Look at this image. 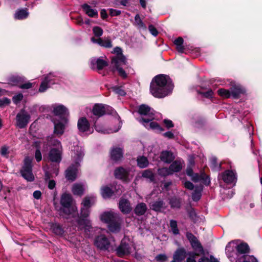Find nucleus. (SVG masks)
Instances as JSON below:
<instances>
[{"mask_svg": "<svg viewBox=\"0 0 262 262\" xmlns=\"http://www.w3.org/2000/svg\"><path fill=\"white\" fill-rule=\"evenodd\" d=\"M72 196L67 193H63L60 198L61 208L60 212L63 216L70 220V222L75 227L84 229H90L92 223L90 220L81 219L77 212V208L72 205Z\"/></svg>", "mask_w": 262, "mask_h": 262, "instance_id": "obj_1", "label": "nucleus"}, {"mask_svg": "<svg viewBox=\"0 0 262 262\" xmlns=\"http://www.w3.org/2000/svg\"><path fill=\"white\" fill-rule=\"evenodd\" d=\"M174 85L170 77L160 74L155 76L150 85L151 94L156 98H164L171 93Z\"/></svg>", "mask_w": 262, "mask_h": 262, "instance_id": "obj_2", "label": "nucleus"}, {"mask_svg": "<svg viewBox=\"0 0 262 262\" xmlns=\"http://www.w3.org/2000/svg\"><path fill=\"white\" fill-rule=\"evenodd\" d=\"M250 248L245 243L237 244L235 241H231L227 245L226 254L231 261H240L243 257L249 255Z\"/></svg>", "mask_w": 262, "mask_h": 262, "instance_id": "obj_3", "label": "nucleus"}, {"mask_svg": "<svg viewBox=\"0 0 262 262\" xmlns=\"http://www.w3.org/2000/svg\"><path fill=\"white\" fill-rule=\"evenodd\" d=\"M138 113L142 116L138 121L146 128L159 132L163 130L157 122L152 121L156 118L155 111L153 109L147 105L142 104L139 107Z\"/></svg>", "mask_w": 262, "mask_h": 262, "instance_id": "obj_4", "label": "nucleus"}, {"mask_svg": "<svg viewBox=\"0 0 262 262\" xmlns=\"http://www.w3.org/2000/svg\"><path fill=\"white\" fill-rule=\"evenodd\" d=\"M83 149L81 146H75L72 149V164L66 171V177L70 181H74L77 176L78 167L84 156Z\"/></svg>", "mask_w": 262, "mask_h": 262, "instance_id": "obj_5", "label": "nucleus"}, {"mask_svg": "<svg viewBox=\"0 0 262 262\" xmlns=\"http://www.w3.org/2000/svg\"><path fill=\"white\" fill-rule=\"evenodd\" d=\"M37 109L41 112L50 111L55 116L59 117L60 119L62 117H66V116L69 114L68 109L63 104L59 103H54L51 105H42L40 106L36 104L34 105V111H36Z\"/></svg>", "mask_w": 262, "mask_h": 262, "instance_id": "obj_6", "label": "nucleus"}, {"mask_svg": "<svg viewBox=\"0 0 262 262\" xmlns=\"http://www.w3.org/2000/svg\"><path fill=\"white\" fill-rule=\"evenodd\" d=\"M100 219L103 222L108 224V229H120L122 220L118 213L104 212L101 215Z\"/></svg>", "mask_w": 262, "mask_h": 262, "instance_id": "obj_7", "label": "nucleus"}, {"mask_svg": "<svg viewBox=\"0 0 262 262\" xmlns=\"http://www.w3.org/2000/svg\"><path fill=\"white\" fill-rule=\"evenodd\" d=\"M135 250L133 242L130 238L124 236L120 245L116 249V253L119 257L130 254Z\"/></svg>", "mask_w": 262, "mask_h": 262, "instance_id": "obj_8", "label": "nucleus"}, {"mask_svg": "<svg viewBox=\"0 0 262 262\" xmlns=\"http://www.w3.org/2000/svg\"><path fill=\"white\" fill-rule=\"evenodd\" d=\"M217 82H220V84L221 85H230L231 97L234 99L239 98L242 95H244L246 93L245 89L240 84H236L234 82L229 81V80L226 81L221 79H217Z\"/></svg>", "mask_w": 262, "mask_h": 262, "instance_id": "obj_9", "label": "nucleus"}, {"mask_svg": "<svg viewBox=\"0 0 262 262\" xmlns=\"http://www.w3.org/2000/svg\"><path fill=\"white\" fill-rule=\"evenodd\" d=\"M96 202V198L94 194H91L85 196L82 203L81 207V212L80 217L81 219H88L90 213V208L95 204Z\"/></svg>", "mask_w": 262, "mask_h": 262, "instance_id": "obj_10", "label": "nucleus"}, {"mask_svg": "<svg viewBox=\"0 0 262 262\" xmlns=\"http://www.w3.org/2000/svg\"><path fill=\"white\" fill-rule=\"evenodd\" d=\"M58 74L50 72L44 75L38 89V92H45L52 85L57 83Z\"/></svg>", "mask_w": 262, "mask_h": 262, "instance_id": "obj_11", "label": "nucleus"}, {"mask_svg": "<svg viewBox=\"0 0 262 262\" xmlns=\"http://www.w3.org/2000/svg\"><path fill=\"white\" fill-rule=\"evenodd\" d=\"M187 174L191 178L194 182H201L205 185H209L210 181L208 176L204 172H201L200 174L193 173L192 166H187L186 169Z\"/></svg>", "mask_w": 262, "mask_h": 262, "instance_id": "obj_12", "label": "nucleus"}, {"mask_svg": "<svg viewBox=\"0 0 262 262\" xmlns=\"http://www.w3.org/2000/svg\"><path fill=\"white\" fill-rule=\"evenodd\" d=\"M92 113L96 118L102 117L105 114L113 115L116 113L112 107L103 104H96L93 106Z\"/></svg>", "mask_w": 262, "mask_h": 262, "instance_id": "obj_13", "label": "nucleus"}, {"mask_svg": "<svg viewBox=\"0 0 262 262\" xmlns=\"http://www.w3.org/2000/svg\"><path fill=\"white\" fill-rule=\"evenodd\" d=\"M115 191H113L108 186H103L101 189V194L103 199L110 198L114 195H120L123 191V187L120 185H116L115 187Z\"/></svg>", "mask_w": 262, "mask_h": 262, "instance_id": "obj_14", "label": "nucleus"}, {"mask_svg": "<svg viewBox=\"0 0 262 262\" xmlns=\"http://www.w3.org/2000/svg\"><path fill=\"white\" fill-rule=\"evenodd\" d=\"M54 124V134L58 136L62 135L64 132L68 119L66 117H62L59 120L53 119Z\"/></svg>", "mask_w": 262, "mask_h": 262, "instance_id": "obj_15", "label": "nucleus"}, {"mask_svg": "<svg viewBox=\"0 0 262 262\" xmlns=\"http://www.w3.org/2000/svg\"><path fill=\"white\" fill-rule=\"evenodd\" d=\"M32 162V158L29 157L26 158L24 160V165L21 170L22 176L28 181H32L33 180Z\"/></svg>", "mask_w": 262, "mask_h": 262, "instance_id": "obj_16", "label": "nucleus"}, {"mask_svg": "<svg viewBox=\"0 0 262 262\" xmlns=\"http://www.w3.org/2000/svg\"><path fill=\"white\" fill-rule=\"evenodd\" d=\"M226 184L231 185L232 186L235 185L237 181L236 173L232 170H227L223 172L220 176Z\"/></svg>", "mask_w": 262, "mask_h": 262, "instance_id": "obj_17", "label": "nucleus"}, {"mask_svg": "<svg viewBox=\"0 0 262 262\" xmlns=\"http://www.w3.org/2000/svg\"><path fill=\"white\" fill-rule=\"evenodd\" d=\"M94 244L98 249L103 250H108L110 247V241L104 235L97 236L95 239Z\"/></svg>", "mask_w": 262, "mask_h": 262, "instance_id": "obj_18", "label": "nucleus"}, {"mask_svg": "<svg viewBox=\"0 0 262 262\" xmlns=\"http://www.w3.org/2000/svg\"><path fill=\"white\" fill-rule=\"evenodd\" d=\"M187 237L191 243L192 248L196 252H198L201 254L204 255L205 252L204 249L201 245V243L198 240L196 237L194 236L192 233L187 232Z\"/></svg>", "mask_w": 262, "mask_h": 262, "instance_id": "obj_19", "label": "nucleus"}, {"mask_svg": "<svg viewBox=\"0 0 262 262\" xmlns=\"http://www.w3.org/2000/svg\"><path fill=\"white\" fill-rule=\"evenodd\" d=\"M30 119L29 116L25 111H21L17 114L16 120V125L20 128L25 127L28 124Z\"/></svg>", "mask_w": 262, "mask_h": 262, "instance_id": "obj_20", "label": "nucleus"}, {"mask_svg": "<svg viewBox=\"0 0 262 262\" xmlns=\"http://www.w3.org/2000/svg\"><path fill=\"white\" fill-rule=\"evenodd\" d=\"M167 207V206L163 200L160 198L153 201L150 204V209L156 212H164L166 209Z\"/></svg>", "mask_w": 262, "mask_h": 262, "instance_id": "obj_21", "label": "nucleus"}, {"mask_svg": "<svg viewBox=\"0 0 262 262\" xmlns=\"http://www.w3.org/2000/svg\"><path fill=\"white\" fill-rule=\"evenodd\" d=\"M62 149L52 148L49 154V159L53 162L59 163L61 160Z\"/></svg>", "mask_w": 262, "mask_h": 262, "instance_id": "obj_22", "label": "nucleus"}, {"mask_svg": "<svg viewBox=\"0 0 262 262\" xmlns=\"http://www.w3.org/2000/svg\"><path fill=\"white\" fill-rule=\"evenodd\" d=\"M108 65L105 60L99 58H93L91 60V67L94 70H101Z\"/></svg>", "mask_w": 262, "mask_h": 262, "instance_id": "obj_23", "label": "nucleus"}, {"mask_svg": "<svg viewBox=\"0 0 262 262\" xmlns=\"http://www.w3.org/2000/svg\"><path fill=\"white\" fill-rule=\"evenodd\" d=\"M114 52L117 54L116 56L114 57L112 59V63H123L126 62V58L122 53V50L119 47H116L114 49Z\"/></svg>", "mask_w": 262, "mask_h": 262, "instance_id": "obj_24", "label": "nucleus"}, {"mask_svg": "<svg viewBox=\"0 0 262 262\" xmlns=\"http://www.w3.org/2000/svg\"><path fill=\"white\" fill-rule=\"evenodd\" d=\"M94 127L96 130L99 133H101L104 134H109L113 133L118 132L121 128V125L119 124L117 127H115L114 128H106L100 125H97L96 124V121H94Z\"/></svg>", "mask_w": 262, "mask_h": 262, "instance_id": "obj_25", "label": "nucleus"}, {"mask_svg": "<svg viewBox=\"0 0 262 262\" xmlns=\"http://www.w3.org/2000/svg\"><path fill=\"white\" fill-rule=\"evenodd\" d=\"M79 131L81 133L88 132L90 129V123L85 117L79 118L77 122Z\"/></svg>", "mask_w": 262, "mask_h": 262, "instance_id": "obj_26", "label": "nucleus"}, {"mask_svg": "<svg viewBox=\"0 0 262 262\" xmlns=\"http://www.w3.org/2000/svg\"><path fill=\"white\" fill-rule=\"evenodd\" d=\"M123 152L120 147H113L111 150V158L115 161L120 160L123 157Z\"/></svg>", "mask_w": 262, "mask_h": 262, "instance_id": "obj_27", "label": "nucleus"}, {"mask_svg": "<svg viewBox=\"0 0 262 262\" xmlns=\"http://www.w3.org/2000/svg\"><path fill=\"white\" fill-rule=\"evenodd\" d=\"M187 254L186 250L184 248H180L174 252L173 259L178 262H182L186 258Z\"/></svg>", "mask_w": 262, "mask_h": 262, "instance_id": "obj_28", "label": "nucleus"}, {"mask_svg": "<svg viewBox=\"0 0 262 262\" xmlns=\"http://www.w3.org/2000/svg\"><path fill=\"white\" fill-rule=\"evenodd\" d=\"M81 8L84 13L89 17L93 18H97L98 17V13L97 10L93 9L88 4H83L81 5Z\"/></svg>", "mask_w": 262, "mask_h": 262, "instance_id": "obj_29", "label": "nucleus"}, {"mask_svg": "<svg viewBox=\"0 0 262 262\" xmlns=\"http://www.w3.org/2000/svg\"><path fill=\"white\" fill-rule=\"evenodd\" d=\"M91 40L94 43H97L101 47H103L107 48H110L112 47V41L110 39L107 38L105 39H102L101 38H95L93 37L91 38Z\"/></svg>", "mask_w": 262, "mask_h": 262, "instance_id": "obj_30", "label": "nucleus"}, {"mask_svg": "<svg viewBox=\"0 0 262 262\" xmlns=\"http://www.w3.org/2000/svg\"><path fill=\"white\" fill-rule=\"evenodd\" d=\"M119 208L120 211L125 214H127L131 211L129 202L125 199H121L119 203Z\"/></svg>", "mask_w": 262, "mask_h": 262, "instance_id": "obj_31", "label": "nucleus"}, {"mask_svg": "<svg viewBox=\"0 0 262 262\" xmlns=\"http://www.w3.org/2000/svg\"><path fill=\"white\" fill-rule=\"evenodd\" d=\"M161 160L167 163H170L174 159L173 154L169 151H163L160 154Z\"/></svg>", "mask_w": 262, "mask_h": 262, "instance_id": "obj_32", "label": "nucleus"}, {"mask_svg": "<svg viewBox=\"0 0 262 262\" xmlns=\"http://www.w3.org/2000/svg\"><path fill=\"white\" fill-rule=\"evenodd\" d=\"M84 190V185L83 183H75L72 188V191L74 195H81Z\"/></svg>", "mask_w": 262, "mask_h": 262, "instance_id": "obj_33", "label": "nucleus"}, {"mask_svg": "<svg viewBox=\"0 0 262 262\" xmlns=\"http://www.w3.org/2000/svg\"><path fill=\"white\" fill-rule=\"evenodd\" d=\"M128 171L123 167H119L115 169L114 175L117 179H124L127 177Z\"/></svg>", "mask_w": 262, "mask_h": 262, "instance_id": "obj_34", "label": "nucleus"}, {"mask_svg": "<svg viewBox=\"0 0 262 262\" xmlns=\"http://www.w3.org/2000/svg\"><path fill=\"white\" fill-rule=\"evenodd\" d=\"M147 210V206L144 203L138 204L135 208L134 211L137 215H143Z\"/></svg>", "mask_w": 262, "mask_h": 262, "instance_id": "obj_35", "label": "nucleus"}, {"mask_svg": "<svg viewBox=\"0 0 262 262\" xmlns=\"http://www.w3.org/2000/svg\"><path fill=\"white\" fill-rule=\"evenodd\" d=\"M126 62L125 63H112L114 68L118 71V74L123 78H126L127 77V74L125 71L122 69L123 66H125Z\"/></svg>", "mask_w": 262, "mask_h": 262, "instance_id": "obj_36", "label": "nucleus"}, {"mask_svg": "<svg viewBox=\"0 0 262 262\" xmlns=\"http://www.w3.org/2000/svg\"><path fill=\"white\" fill-rule=\"evenodd\" d=\"M202 190V186L195 187V189L192 194V199L193 201L197 202L201 199Z\"/></svg>", "mask_w": 262, "mask_h": 262, "instance_id": "obj_37", "label": "nucleus"}, {"mask_svg": "<svg viewBox=\"0 0 262 262\" xmlns=\"http://www.w3.org/2000/svg\"><path fill=\"white\" fill-rule=\"evenodd\" d=\"M233 113V116L242 123V120L248 114L246 111H240L238 107L234 108Z\"/></svg>", "mask_w": 262, "mask_h": 262, "instance_id": "obj_38", "label": "nucleus"}, {"mask_svg": "<svg viewBox=\"0 0 262 262\" xmlns=\"http://www.w3.org/2000/svg\"><path fill=\"white\" fill-rule=\"evenodd\" d=\"M169 168L172 174L174 172L180 171L182 168V165L180 162L174 161L170 165Z\"/></svg>", "mask_w": 262, "mask_h": 262, "instance_id": "obj_39", "label": "nucleus"}, {"mask_svg": "<svg viewBox=\"0 0 262 262\" xmlns=\"http://www.w3.org/2000/svg\"><path fill=\"white\" fill-rule=\"evenodd\" d=\"M47 140L49 145L53 146V148L62 149L60 142L54 137H49Z\"/></svg>", "mask_w": 262, "mask_h": 262, "instance_id": "obj_40", "label": "nucleus"}, {"mask_svg": "<svg viewBox=\"0 0 262 262\" xmlns=\"http://www.w3.org/2000/svg\"><path fill=\"white\" fill-rule=\"evenodd\" d=\"M46 183L48 184V187L50 189H53L56 186V182L54 180L50 179V174L49 172L46 171L45 176Z\"/></svg>", "mask_w": 262, "mask_h": 262, "instance_id": "obj_41", "label": "nucleus"}, {"mask_svg": "<svg viewBox=\"0 0 262 262\" xmlns=\"http://www.w3.org/2000/svg\"><path fill=\"white\" fill-rule=\"evenodd\" d=\"M184 42V40L183 38L179 37L174 41V43L176 46V49L177 51L182 53L184 51V47L183 45Z\"/></svg>", "mask_w": 262, "mask_h": 262, "instance_id": "obj_42", "label": "nucleus"}, {"mask_svg": "<svg viewBox=\"0 0 262 262\" xmlns=\"http://www.w3.org/2000/svg\"><path fill=\"white\" fill-rule=\"evenodd\" d=\"M28 12L26 9H20L16 11L14 17L17 19L26 18L28 15Z\"/></svg>", "mask_w": 262, "mask_h": 262, "instance_id": "obj_43", "label": "nucleus"}, {"mask_svg": "<svg viewBox=\"0 0 262 262\" xmlns=\"http://www.w3.org/2000/svg\"><path fill=\"white\" fill-rule=\"evenodd\" d=\"M137 164L138 166L141 168H143L146 167L148 165V161L144 156H140L137 159Z\"/></svg>", "mask_w": 262, "mask_h": 262, "instance_id": "obj_44", "label": "nucleus"}, {"mask_svg": "<svg viewBox=\"0 0 262 262\" xmlns=\"http://www.w3.org/2000/svg\"><path fill=\"white\" fill-rule=\"evenodd\" d=\"M170 207L173 209H179L181 206V202L179 199L172 198L169 200V202Z\"/></svg>", "mask_w": 262, "mask_h": 262, "instance_id": "obj_45", "label": "nucleus"}, {"mask_svg": "<svg viewBox=\"0 0 262 262\" xmlns=\"http://www.w3.org/2000/svg\"><path fill=\"white\" fill-rule=\"evenodd\" d=\"M142 176L148 179L150 182H154L155 179L154 174L152 171L149 169L144 170L142 173Z\"/></svg>", "mask_w": 262, "mask_h": 262, "instance_id": "obj_46", "label": "nucleus"}, {"mask_svg": "<svg viewBox=\"0 0 262 262\" xmlns=\"http://www.w3.org/2000/svg\"><path fill=\"white\" fill-rule=\"evenodd\" d=\"M210 166L214 170H220L221 166L220 164H218L217 158L215 157H212L210 158Z\"/></svg>", "mask_w": 262, "mask_h": 262, "instance_id": "obj_47", "label": "nucleus"}, {"mask_svg": "<svg viewBox=\"0 0 262 262\" xmlns=\"http://www.w3.org/2000/svg\"><path fill=\"white\" fill-rule=\"evenodd\" d=\"M217 94L224 98L231 97L230 90H229L225 89H219L217 90Z\"/></svg>", "mask_w": 262, "mask_h": 262, "instance_id": "obj_48", "label": "nucleus"}, {"mask_svg": "<svg viewBox=\"0 0 262 262\" xmlns=\"http://www.w3.org/2000/svg\"><path fill=\"white\" fill-rule=\"evenodd\" d=\"M158 174L161 177H166L171 174V171L169 168L163 167L158 169Z\"/></svg>", "mask_w": 262, "mask_h": 262, "instance_id": "obj_49", "label": "nucleus"}, {"mask_svg": "<svg viewBox=\"0 0 262 262\" xmlns=\"http://www.w3.org/2000/svg\"><path fill=\"white\" fill-rule=\"evenodd\" d=\"M198 262H219L213 256L210 255L209 257L202 256L199 259Z\"/></svg>", "mask_w": 262, "mask_h": 262, "instance_id": "obj_50", "label": "nucleus"}, {"mask_svg": "<svg viewBox=\"0 0 262 262\" xmlns=\"http://www.w3.org/2000/svg\"><path fill=\"white\" fill-rule=\"evenodd\" d=\"M135 24L140 28L146 29V27L140 18L139 14H137L135 17Z\"/></svg>", "mask_w": 262, "mask_h": 262, "instance_id": "obj_51", "label": "nucleus"}, {"mask_svg": "<svg viewBox=\"0 0 262 262\" xmlns=\"http://www.w3.org/2000/svg\"><path fill=\"white\" fill-rule=\"evenodd\" d=\"M113 91L117 95L121 96H124L126 95V92L122 88V86H115L112 88Z\"/></svg>", "mask_w": 262, "mask_h": 262, "instance_id": "obj_52", "label": "nucleus"}, {"mask_svg": "<svg viewBox=\"0 0 262 262\" xmlns=\"http://www.w3.org/2000/svg\"><path fill=\"white\" fill-rule=\"evenodd\" d=\"M93 32L96 37H99L103 34V31L101 28L95 26L93 28Z\"/></svg>", "mask_w": 262, "mask_h": 262, "instance_id": "obj_53", "label": "nucleus"}, {"mask_svg": "<svg viewBox=\"0 0 262 262\" xmlns=\"http://www.w3.org/2000/svg\"><path fill=\"white\" fill-rule=\"evenodd\" d=\"M155 259L158 262H166L167 261L168 257L165 254H160L157 255Z\"/></svg>", "mask_w": 262, "mask_h": 262, "instance_id": "obj_54", "label": "nucleus"}, {"mask_svg": "<svg viewBox=\"0 0 262 262\" xmlns=\"http://www.w3.org/2000/svg\"><path fill=\"white\" fill-rule=\"evenodd\" d=\"M200 94L207 98H211L212 97L213 92L212 90L209 89L206 92H199Z\"/></svg>", "mask_w": 262, "mask_h": 262, "instance_id": "obj_55", "label": "nucleus"}, {"mask_svg": "<svg viewBox=\"0 0 262 262\" xmlns=\"http://www.w3.org/2000/svg\"><path fill=\"white\" fill-rule=\"evenodd\" d=\"M188 255H189L186 259V262H196L195 260V256L197 255L196 253L189 252Z\"/></svg>", "mask_w": 262, "mask_h": 262, "instance_id": "obj_56", "label": "nucleus"}, {"mask_svg": "<svg viewBox=\"0 0 262 262\" xmlns=\"http://www.w3.org/2000/svg\"><path fill=\"white\" fill-rule=\"evenodd\" d=\"M148 29L150 33L154 36H157L158 32L156 28L152 25H150L148 27Z\"/></svg>", "mask_w": 262, "mask_h": 262, "instance_id": "obj_57", "label": "nucleus"}, {"mask_svg": "<svg viewBox=\"0 0 262 262\" xmlns=\"http://www.w3.org/2000/svg\"><path fill=\"white\" fill-rule=\"evenodd\" d=\"M10 100L8 98H4L0 99V107H4L9 104Z\"/></svg>", "mask_w": 262, "mask_h": 262, "instance_id": "obj_58", "label": "nucleus"}, {"mask_svg": "<svg viewBox=\"0 0 262 262\" xmlns=\"http://www.w3.org/2000/svg\"><path fill=\"white\" fill-rule=\"evenodd\" d=\"M109 13L112 16H118L121 14V11L114 9H110Z\"/></svg>", "mask_w": 262, "mask_h": 262, "instance_id": "obj_59", "label": "nucleus"}, {"mask_svg": "<svg viewBox=\"0 0 262 262\" xmlns=\"http://www.w3.org/2000/svg\"><path fill=\"white\" fill-rule=\"evenodd\" d=\"M23 98V95L21 94H18L13 97V101L15 103L17 104L22 100Z\"/></svg>", "mask_w": 262, "mask_h": 262, "instance_id": "obj_60", "label": "nucleus"}, {"mask_svg": "<svg viewBox=\"0 0 262 262\" xmlns=\"http://www.w3.org/2000/svg\"><path fill=\"white\" fill-rule=\"evenodd\" d=\"M0 153L3 156H7L9 153L8 148L6 146L2 147L0 149Z\"/></svg>", "mask_w": 262, "mask_h": 262, "instance_id": "obj_61", "label": "nucleus"}, {"mask_svg": "<svg viewBox=\"0 0 262 262\" xmlns=\"http://www.w3.org/2000/svg\"><path fill=\"white\" fill-rule=\"evenodd\" d=\"M35 158L37 162L40 161L42 159L41 154L40 152V151L38 149H36L35 153Z\"/></svg>", "mask_w": 262, "mask_h": 262, "instance_id": "obj_62", "label": "nucleus"}, {"mask_svg": "<svg viewBox=\"0 0 262 262\" xmlns=\"http://www.w3.org/2000/svg\"><path fill=\"white\" fill-rule=\"evenodd\" d=\"M163 122L164 124L165 125L166 127L168 128L172 127L173 126V124L172 122V121L168 119H164L163 121Z\"/></svg>", "mask_w": 262, "mask_h": 262, "instance_id": "obj_63", "label": "nucleus"}, {"mask_svg": "<svg viewBox=\"0 0 262 262\" xmlns=\"http://www.w3.org/2000/svg\"><path fill=\"white\" fill-rule=\"evenodd\" d=\"M185 188L189 190H193L194 188L193 184L190 181H185L184 183Z\"/></svg>", "mask_w": 262, "mask_h": 262, "instance_id": "obj_64", "label": "nucleus"}]
</instances>
